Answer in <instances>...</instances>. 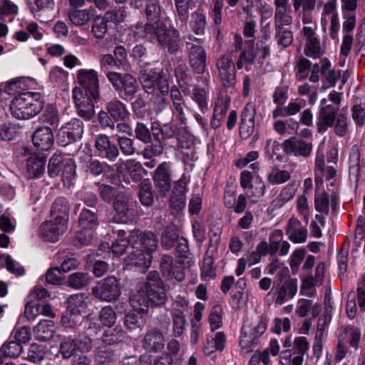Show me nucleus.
Wrapping results in <instances>:
<instances>
[{
  "mask_svg": "<svg viewBox=\"0 0 365 365\" xmlns=\"http://www.w3.org/2000/svg\"><path fill=\"white\" fill-rule=\"evenodd\" d=\"M166 302V289L157 271L150 272L146 277L144 289L130 297V305L140 312H147L149 306H163Z\"/></svg>",
  "mask_w": 365,
  "mask_h": 365,
  "instance_id": "f257e3e1",
  "label": "nucleus"
},
{
  "mask_svg": "<svg viewBox=\"0 0 365 365\" xmlns=\"http://www.w3.org/2000/svg\"><path fill=\"white\" fill-rule=\"evenodd\" d=\"M315 182H316V193L314 197L315 209L317 212L329 214V199L328 194L324 192H320L319 186L322 183V179L329 181V185L333 186L335 182L336 170L332 166L325 167L324 160V153L319 150L317 152L315 159Z\"/></svg>",
  "mask_w": 365,
  "mask_h": 365,
  "instance_id": "f03ea898",
  "label": "nucleus"
},
{
  "mask_svg": "<svg viewBox=\"0 0 365 365\" xmlns=\"http://www.w3.org/2000/svg\"><path fill=\"white\" fill-rule=\"evenodd\" d=\"M44 106L43 98L39 93L25 92L16 96L10 103L12 116L26 120L37 115Z\"/></svg>",
  "mask_w": 365,
  "mask_h": 365,
  "instance_id": "7ed1b4c3",
  "label": "nucleus"
},
{
  "mask_svg": "<svg viewBox=\"0 0 365 365\" xmlns=\"http://www.w3.org/2000/svg\"><path fill=\"white\" fill-rule=\"evenodd\" d=\"M139 80L143 90L148 93H157L158 91L162 96H165L170 91L173 104L184 102L180 91L176 87H172L170 90L168 78L162 73L144 70L140 72Z\"/></svg>",
  "mask_w": 365,
  "mask_h": 365,
  "instance_id": "20e7f679",
  "label": "nucleus"
},
{
  "mask_svg": "<svg viewBox=\"0 0 365 365\" xmlns=\"http://www.w3.org/2000/svg\"><path fill=\"white\" fill-rule=\"evenodd\" d=\"M129 115L125 105L114 98L106 103L105 110L98 113V120L101 128H115V122L125 120Z\"/></svg>",
  "mask_w": 365,
  "mask_h": 365,
  "instance_id": "39448f33",
  "label": "nucleus"
},
{
  "mask_svg": "<svg viewBox=\"0 0 365 365\" xmlns=\"http://www.w3.org/2000/svg\"><path fill=\"white\" fill-rule=\"evenodd\" d=\"M145 14L148 22L144 26L138 24L135 25V35L138 38H145L148 27L154 29L155 33L159 31L160 27L165 28L166 25L161 20V8L158 0H148Z\"/></svg>",
  "mask_w": 365,
  "mask_h": 365,
  "instance_id": "423d86ee",
  "label": "nucleus"
},
{
  "mask_svg": "<svg viewBox=\"0 0 365 365\" xmlns=\"http://www.w3.org/2000/svg\"><path fill=\"white\" fill-rule=\"evenodd\" d=\"M92 294L101 301H116L121 294L120 280L115 276H108L92 288Z\"/></svg>",
  "mask_w": 365,
  "mask_h": 365,
  "instance_id": "0eeeda50",
  "label": "nucleus"
},
{
  "mask_svg": "<svg viewBox=\"0 0 365 365\" xmlns=\"http://www.w3.org/2000/svg\"><path fill=\"white\" fill-rule=\"evenodd\" d=\"M149 41H156L162 46L168 48L170 53H175L180 47V40L175 31L168 30L167 26L160 27L159 31L155 33L154 29L148 27L146 38Z\"/></svg>",
  "mask_w": 365,
  "mask_h": 365,
  "instance_id": "6e6552de",
  "label": "nucleus"
},
{
  "mask_svg": "<svg viewBox=\"0 0 365 365\" xmlns=\"http://www.w3.org/2000/svg\"><path fill=\"white\" fill-rule=\"evenodd\" d=\"M83 133V122L78 118H72L58 129L56 134L57 143L65 147L81 139Z\"/></svg>",
  "mask_w": 365,
  "mask_h": 365,
  "instance_id": "1a4fd4ad",
  "label": "nucleus"
},
{
  "mask_svg": "<svg viewBox=\"0 0 365 365\" xmlns=\"http://www.w3.org/2000/svg\"><path fill=\"white\" fill-rule=\"evenodd\" d=\"M135 205L136 202L133 201L132 198L124 192L118 193L113 203L116 216L123 222L131 221L135 218Z\"/></svg>",
  "mask_w": 365,
  "mask_h": 365,
  "instance_id": "9d476101",
  "label": "nucleus"
},
{
  "mask_svg": "<svg viewBox=\"0 0 365 365\" xmlns=\"http://www.w3.org/2000/svg\"><path fill=\"white\" fill-rule=\"evenodd\" d=\"M78 80L83 93L88 94L93 100L100 98L98 79L94 70L81 69L78 72Z\"/></svg>",
  "mask_w": 365,
  "mask_h": 365,
  "instance_id": "9b49d317",
  "label": "nucleus"
},
{
  "mask_svg": "<svg viewBox=\"0 0 365 365\" xmlns=\"http://www.w3.org/2000/svg\"><path fill=\"white\" fill-rule=\"evenodd\" d=\"M73 98L77 109V114L85 120H91L95 115V106L90 95L83 93L81 90L75 87L73 90Z\"/></svg>",
  "mask_w": 365,
  "mask_h": 365,
  "instance_id": "f8f14e48",
  "label": "nucleus"
},
{
  "mask_svg": "<svg viewBox=\"0 0 365 365\" xmlns=\"http://www.w3.org/2000/svg\"><path fill=\"white\" fill-rule=\"evenodd\" d=\"M123 11H106L104 16H99L94 19L91 29L92 34L96 38H103L108 31V24L109 22H120L123 20Z\"/></svg>",
  "mask_w": 365,
  "mask_h": 365,
  "instance_id": "ddd939ff",
  "label": "nucleus"
},
{
  "mask_svg": "<svg viewBox=\"0 0 365 365\" xmlns=\"http://www.w3.org/2000/svg\"><path fill=\"white\" fill-rule=\"evenodd\" d=\"M171 170L170 163H160L153 175V180L155 189L159 194L165 197L171 188Z\"/></svg>",
  "mask_w": 365,
  "mask_h": 365,
  "instance_id": "4468645a",
  "label": "nucleus"
},
{
  "mask_svg": "<svg viewBox=\"0 0 365 365\" xmlns=\"http://www.w3.org/2000/svg\"><path fill=\"white\" fill-rule=\"evenodd\" d=\"M94 146L98 155L108 162H115L120 155L118 145L106 134H99L96 136Z\"/></svg>",
  "mask_w": 365,
  "mask_h": 365,
  "instance_id": "2eb2a0df",
  "label": "nucleus"
},
{
  "mask_svg": "<svg viewBox=\"0 0 365 365\" xmlns=\"http://www.w3.org/2000/svg\"><path fill=\"white\" fill-rule=\"evenodd\" d=\"M297 292V280H288L281 282L274 281L273 286L269 292L275 297V302L278 304H282L286 301L292 299Z\"/></svg>",
  "mask_w": 365,
  "mask_h": 365,
  "instance_id": "dca6fc26",
  "label": "nucleus"
},
{
  "mask_svg": "<svg viewBox=\"0 0 365 365\" xmlns=\"http://www.w3.org/2000/svg\"><path fill=\"white\" fill-rule=\"evenodd\" d=\"M294 346L298 350L297 354L292 356L290 351L285 350L281 352L279 355L280 365H287L292 361V365H302L304 361V355L309 348V344L306 337H297L294 341Z\"/></svg>",
  "mask_w": 365,
  "mask_h": 365,
  "instance_id": "f3484780",
  "label": "nucleus"
},
{
  "mask_svg": "<svg viewBox=\"0 0 365 365\" xmlns=\"http://www.w3.org/2000/svg\"><path fill=\"white\" fill-rule=\"evenodd\" d=\"M218 74L225 87H232L236 82L235 66L230 54L224 55L217 62Z\"/></svg>",
  "mask_w": 365,
  "mask_h": 365,
  "instance_id": "a211bd4d",
  "label": "nucleus"
},
{
  "mask_svg": "<svg viewBox=\"0 0 365 365\" xmlns=\"http://www.w3.org/2000/svg\"><path fill=\"white\" fill-rule=\"evenodd\" d=\"M252 174L248 170H243L240 174V183L244 189L247 198L253 202H256L265 192V185L259 179L258 185H252Z\"/></svg>",
  "mask_w": 365,
  "mask_h": 365,
  "instance_id": "6ab92c4d",
  "label": "nucleus"
},
{
  "mask_svg": "<svg viewBox=\"0 0 365 365\" xmlns=\"http://www.w3.org/2000/svg\"><path fill=\"white\" fill-rule=\"evenodd\" d=\"M131 243L133 249H141L151 254L156 250L158 240L151 232L134 230L131 232Z\"/></svg>",
  "mask_w": 365,
  "mask_h": 365,
  "instance_id": "aec40b11",
  "label": "nucleus"
},
{
  "mask_svg": "<svg viewBox=\"0 0 365 365\" xmlns=\"http://www.w3.org/2000/svg\"><path fill=\"white\" fill-rule=\"evenodd\" d=\"M195 43H189V61L192 68L198 73H202L205 71V52L200 43L203 39L193 37Z\"/></svg>",
  "mask_w": 365,
  "mask_h": 365,
  "instance_id": "412c9836",
  "label": "nucleus"
},
{
  "mask_svg": "<svg viewBox=\"0 0 365 365\" xmlns=\"http://www.w3.org/2000/svg\"><path fill=\"white\" fill-rule=\"evenodd\" d=\"M275 10L274 16V27H285L293 22L291 6L289 0H274Z\"/></svg>",
  "mask_w": 365,
  "mask_h": 365,
  "instance_id": "4be33fe9",
  "label": "nucleus"
},
{
  "mask_svg": "<svg viewBox=\"0 0 365 365\" xmlns=\"http://www.w3.org/2000/svg\"><path fill=\"white\" fill-rule=\"evenodd\" d=\"M187 184V180L185 176L175 183L169 203L170 207L176 211L182 210L185 206Z\"/></svg>",
  "mask_w": 365,
  "mask_h": 365,
  "instance_id": "5701e85b",
  "label": "nucleus"
},
{
  "mask_svg": "<svg viewBox=\"0 0 365 365\" xmlns=\"http://www.w3.org/2000/svg\"><path fill=\"white\" fill-rule=\"evenodd\" d=\"M67 225L58 220L43 222L40 228V237L45 241L56 242L60 235L66 230Z\"/></svg>",
  "mask_w": 365,
  "mask_h": 365,
  "instance_id": "b1692460",
  "label": "nucleus"
},
{
  "mask_svg": "<svg viewBox=\"0 0 365 365\" xmlns=\"http://www.w3.org/2000/svg\"><path fill=\"white\" fill-rule=\"evenodd\" d=\"M32 142L38 150L46 151L51 149L54 143V137L51 128L38 127L33 133Z\"/></svg>",
  "mask_w": 365,
  "mask_h": 365,
  "instance_id": "393cba45",
  "label": "nucleus"
},
{
  "mask_svg": "<svg viewBox=\"0 0 365 365\" xmlns=\"http://www.w3.org/2000/svg\"><path fill=\"white\" fill-rule=\"evenodd\" d=\"M284 150L287 154L308 157L311 155L312 145L303 140L292 138L283 143Z\"/></svg>",
  "mask_w": 365,
  "mask_h": 365,
  "instance_id": "a878e982",
  "label": "nucleus"
},
{
  "mask_svg": "<svg viewBox=\"0 0 365 365\" xmlns=\"http://www.w3.org/2000/svg\"><path fill=\"white\" fill-rule=\"evenodd\" d=\"M143 347L148 352H159L165 347L163 334L157 329L148 330L143 340Z\"/></svg>",
  "mask_w": 365,
  "mask_h": 365,
  "instance_id": "bb28decb",
  "label": "nucleus"
},
{
  "mask_svg": "<svg viewBox=\"0 0 365 365\" xmlns=\"http://www.w3.org/2000/svg\"><path fill=\"white\" fill-rule=\"evenodd\" d=\"M286 234L292 242L303 243L307 237V230L300 221L295 218H291L287 224Z\"/></svg>",
  "mask_w": 365,
  "mask_h": 365,
  "instance_id": "cd10ccee",
  "label": "nucleus"
},
{
  "mask_svg": "<svg viewBox=\"0 0 365 365\" xmlns=\"http://www.w3.org/2000/svg\"><path fill=\"white\" fill-rule=\"evenodd\" d=\"M135 250L128 257L127 263L144 272L150 266L152 255L149 252H145L141 249Z\"/></svg>",
  "mask_w": 365,
  "mask_h": 365,
  "instance_id": "c85d7f7f",
  "label": "nucleus"
},
{
  "mask_svg": "<svg viewBox=\"0 0 365 365\" xmlns=\"http://www.w3.org/2000/svg\"><path fill=\"white\" fill-rule=\"evenodd\" d=\"M356 24H354V18L348 16L346 21H344L342 23V42L341 45L340 52L341 54L347 56L351 50L354 37L352 31L355 28Z\"/></svg>",
  "mask_w": 365,
  "mask_h": 365,
  "instance_id": "c756f323",
  "label": "nucleus"
},
{
  "mask_svg": "<svg viewBox=\"0 0 365 365\" xmlns=\"http://www.w3.org/2000/svg\"><path fill=\"white\" fill-rule=\"evenodd\" d=\"M280 346L275 339H272L269 341V346L262 351H256L250 359V364L254 363L262 362L264 365L269 364L271 361L269 359V353L272 356H277L279 353Z\"/></svg>",
  "mask_w": 365,
  "mask_h": 365,
  "instance_id": "7c9ffc66",
  "label": "nucleus"
},
{
  "mask_svg": "<svg viewBox=\"0 0 365 365\" xmlns=\"http://www.w3.org/2000/svg\"><path fill=\"white\" fill-rule=\"evenodd\" d=\"M70 207L68 200L64 197L56 199L52 205L51 215L54 220L67 225Z\"/></svg>",
  "mask_w": 365,
  "mask_h": 365,
  "instance_id": "2f4dec72",
  "label": "nucleus"
},
{
  "mask_svg": "<svg viewBox=\"0 0 365 365\" xmlns=\"http://www.w3.org/2000/svg\"><path fill=\"white\" fill-rule=\"evenodd\" d=\"M36 339L46 341L53 337L56 331L55 324L51 320H41L33 329Z\"/></svg>",
  "mask_w": 365,
  "mask_h": 365,
  "instance_id": "473e14b6",
  "label": "nucleus"
},
{
  "mask_svg": "<svg viewBox=\"0 0 365 365\" xmlns=\"http://www.w3.org/2000/svg\"><path fill=\"white\" fill-rule=\"evenodd\" d=\"M297 187L294 183H289L284 186L278 196L271 202L272 210L279 209L291 200L294 196Z\"/></svg>",
  "mask_w": 365,
  "mask_h": 365,
  "instance_id": "72a5a7b5",
  "label": "nucleus"
},
{
  "mask_svg": "<svg viewBox=\"0 0 365 365\" xmlns=\"http://www.w3.org/2000/svg\"><path fill=\"white\" fill-rule=\"evenodd\" d=\"M230 100L227 98H218L215 103L213 116L211 119V126L216 129L221 125V121L227 111Z\"/></svg>",
  "mask_w": 365,
  "mask_h": 365,
  "instance_id": "f704fd0d",
  "label": "nucleus"
},
{
  "mask_svg": "<svg viewBox=\"0 0 365 365\" xmlns=\"http://www.w3.org/2000/svg\"><path fill=\"white\" fill-rule=\"evenodd\" d=\"M22 351V346L16 341H9L4 344L0 349V365H13L11 362H6V358L18 357Z\"/></svg>",
  "mask_w": 365,
  "mask_h": 365,
  "instance_id": "c9c22d12",
  "label": "nucleus"
},
{
  "mask_svg": "<svg viewBox=\"0 0 365 365\" xmlns=\"http://www.w3.org/2000/svg\"><path fill=\"white\" fill-rule=\"evenodd\" d=\"M68 312L71 317L79 315L85 312L87 307V302L83 294H77L70 296L67 299Z\"/></svg>",
  "mask_w": 365,
  "mask_h": 365,
  "instance_id": "e433bc0d",
  "label": "nucleus"
},
{
  "mask_svg": "<svg viewBox=\"0 0 365 365\" xmlns=\"http://www.w3.org/2000/svg\"><path fill=\"white\" fill-rule=\"evenodd\" d=\"M61 177L63 184L70 187L76 176V166L71 158H65L62 162Z\"/></svg>",
  "mask_w": 365,
  "mask_h": 365,
  "instance_id": "4c0bfd02",
  "label": "nucleus"
},
{
  "mask_svg": "<svg viewBox=\"0 0 365 365\" xmlns=\"http://www.w3.org/2000/svg\"><path fill=\"white\" fill-rule=\"evenodd\" d=\"M78 225L83 230H93L98 225L97 213L86 208H83L78 217Z\"/></svg>",
  "mask_w": 365,
  "mask_h": 365,
  "instance_id": "58836bf2",
  "label": "nucleus"
},
{
  "mask_svg": "<svg viewBox=\"0 0 365 365\" xmlns=\"http://www.w3.org/2000/svg\"><path fill=\"white\" fill-rule=\"evenodd\" d=\"M46 158L44 156L31 155L26 162V169L30 175L38 177L45 170Z\"/></svg>",
  "mask_w": 365,
  "mask_h": 365,
  "instance_id": "ea45409f",
  "label": "nucleus"
},
{
  "mask_svg": "<svg viewBox=\"0 0 365 365\" xmlns=\"http://www.w3.org/2000/svg\"><path fill=\"white\" fill-rule=\"evenodd\" d=\"M138 197L141 204L144 206H151L154 202L153 187L148 179L140 182L138 185Z\"/></svg>",
  "mask_w": 365,
  "mask_h": 365,
  "instance_id": "a19ab883",
  "label": "nucleus"
},
{
  "mask_svg": "<svg viewBox=\"0 0 365 365\" xmlns=\"http://www.w3.org/2000/svg\"><path fill=\"white\" fill-rule=\"evenodd\" d=\"M75 340L77 344V349L81 352V354L78 355V361H75V364H76V365H88L89 364V361L83 352L89 351L91 349V339L86 335H82L78 336V337Z\"/></svg>",
  "mask_w": 365,
  "mask_h": 365,
  "instance_id": "79ce46f5",
  "label": "nucleus"
},
{
  "mask_svg": "<svg viewBox=\"0 0 365 365\" xmlns=\"http://www.w3.org/2000/svg\"><path fill=\"white\" fill-rule=\"evenodd\" d=\"M326 47L321 43L320 39L316 38L306 41L304 46V54L312 58H319L325 53Z\"/></svg>",
  "mask_w": 365,
  "mask_h": 365,
  "instance_id": "37998d69",
  "label": "nucleus"
},
{
  "mask_svg": "<svg viewBox=\"0 0 365 365\" xmlns=\"http://www.w3.org/2000/svg\"><path fill=\"white\" fill-rule=\"evenodd\" d=\"M336 0H329L322 6L321 14V26L323 31L327 29V19L338 16Z\"/></svg>",
  "mask_w": 365,
  "mask_h": 365,
  "instance_id": "c03bdc74",
  "label": "nucleus"
},
{
  "mask_svg": "<svg viewBox=\"0 0 365 365\" xmlns=\"http://www.w3.org/2000/svg\"><path fill=\"white\" fill-rule=\"evenodd\" d=\"M301 109V103L296 101H291L286 106H277L272 111V117L277 118L294 115L297 114Z\"/></svg>",
  "mask_w": 365,
  "mask_h": 365,
  "instance_id": "a18cd8bd",
  "label": "nucleus"
},
{
  "mask_svg": "<svg viewBox=\"0 0 365 365\" xmlns=\"http://www.w3.org/2000/svg\"><path fill=\"white\" fill-rule=\"evenodd\" d=\"M77 344L76 340L71 337L65 338L60 344L59 352L63 359H70L73 357V361L77 357Z\"/></svg>",
  "mask_w": 365,
  "mask_h": 365,
  "instance_id": "49530a36",
  "label": "nucleus"
},
{
  "mask_svg": "<svg viewBox=\"0 0 365 365\" xmlns=\"http://www.w3.org/2000/svg\"><path fill=\"white\" fill-rule=\"evenodd\" d=\"M107 164L101 162L99 160L88 156V160L83 165L85 172L93 176H99L105 172Z\"/></svg>",
  "mask_w": 365,
  "mask_h": 365,
  "instance_id": "de8ad7c7",
  "label": "nucleus"
},
{
  "mask_svg": "<svg viewBox=\"0 0 365 365\" xmlns=\"http://www.w3.org/2000/svg\"><path fill=\"white\" fill-rule=\"evenodd\" d=\"M91 280L89 274L86 272H78L68 276L67 284L74 289H82L86 287Z\"/></svg>",
  "mask_w": 365,
  "mask_h": 365,
  "instance_id": "09e8293b",
  "label": "nucleus"
},
{
  "mask_svg": "<svg viewBox=\"0 0 365 365\" xmlns=\"http://www.w3.org/2000/svg\"><path fill=\"white\" fill-rule=\"evenodd\" d=\"M336 113L326 110H319L317 123V130L319 133L325 132L328 128L331 127L336 118Z\"/></svg>",
  "mask_w": 365,
  "mask_h": 365,
  "instance_id": "8fccbe9b",
  "label": "nucleus"
},
{
  "mask_svg": "<svg viewBox=\"0 0 365 365\" xmlns=\"http://www.w3.org/2000/svg\"><path fill=\"white\" fill-rule=\"evenodd\" d=\"M91 14L88 9H73L68 12L70 21L76 26L86 24L91 19Z\"/></svg>",
  "mask_w": 365,
  "mask_h": 365,
  "instance_id": "3c124183",
  "label": "nucleus"
},
{
  "mask_svg": "<svg viewBox=\"0 0 365 365\" xmlns=\"http://www.w3.org/2000/svg\"><path fill=\"white\" fill-rule=\"evenodd\" d=\"M274 38L279 46L286 48L293 42V34L292 31L285 27H274Z\"/></svg>",
  "mask_w": 365,
  "mask_h": 365,
  "instance_id": "603ef678",
  "label": "nucleus"
},
{
  "mask_svg": "<svg viewBox=\"0 0 365 365\" xmlns=\"http://www.w3.org/2000/svg\"><path fill=\"white\" fill-rule=\"evenodd\" d=\"M145 324V319L136 313H128L125 316L124 325L130 331L142 330Z\"/></svg>",
  "mask_w": 365,
  "mask_h": 365,
  "instance_id": "864d4df0",
  "label": "nucleus"
},
{
  "mask_svg": "<svg viewBox=\"0 0 365 365\" xmlns=\"http://www.w3.org/2000/svg\"><path fill=\"white\" fill-rule=\"evenodd\" d=\"M223 309L220 304L214 305L209 315V324L212 331L221 327L222 324Z\"/></svg>",
  "mask_w": 365,
  "mask_h": 365,
  "instance_id": "5fc2aeb1",
  "label": "nucleus"
},
{
  "mask_svg": "<svg viewBox=\"0 0 365 365\" xmlns=\"http://www.w3.org/2000/svg\"><path fill=\"white\" fill-rule=\"evenodd\" d=\"M138 83L136 79L129 73H124L122 80V87L119 93L124 92L125 96H133L137 91Z\"/></svg>",
  "mask_w": 365,
  "mask_h": 365,
  "instance_id": "6e6d98bb",
  "label": "nucleus"
},
{
  "mask_svg": "<svg viewBox=\"0 0 365 365\" xmlns=\"http://www.w3.org/2000/svg\"><path fill=\"white\" fill-rule=\"evenodd\" d=\"M192 31L198 36H203L205 29V17L202 10L195 12L190 23Z\"/></svg>",
  "mask_w": 365,
  "mask_h": 365,
  "instance_id": "4d7b16f0",
  "label": "nucleus"
},
{
  "mask_svg": "<svg viewBox=\"0 0 365 365\" xmlns=\"http://www.w3.org/2000/svg\"><path fill=\"white\" fill-rule=\"evenodd\" d=\"M135 138L144 144L152 142V134L149 128L142 122H137L134 129Z\"/></svg>",
  "mask_w": 365,
  "mask_h": 365,
  "instance_id": "13d9d810",
  "label": "nucleus"
},
{
  "mask_svg": "<svg viewBox=\"0 0 365 365\" xmlns=\"http://www.w3.org/2000/svg\"><path fill=\"white\" fill-rule=\"evenodd\" d=\"M143 150L142 151V155L145 159H151L155 157H158L163 153L164 145L162 142H151L149 144H146Z\"/></svg>",
  "mask_w": 365,
  "mask_h": 365,
  "instance_id": "bf43d9fd",
  "label": "nucleus"
},
{
  "mask_svg": "<svg viewBox=\"0 0 365 365\" xmlns=\"http://www.w3.org/2000/svg\"><path fill=\"white\" fill-rule=\"evenodd\" d=\"M125 338V333L121 329H112L106 330L102 336V341L106 345H113L122 341Z\"/></svg>",
  "mask_w": 365,
  "mask_h": 365,
  "instance_id": "052dcab7",
  "label": "nucleus"
},
{
  "mask_svg": "<svg viewBox=\"0 0 365 365\" xmlns=\"http://www.w3.org/2000/svg\"><path fill=\"white\" fill-rule=\"evenodd\" d=\"M291 173L285 170L273 169L267 176V181L272 185H279L287 182Z\"/></svg>",
  "mask_w": 365,
  "mask_h": 365,
  "instance_id": "680f3d73",
  "label": "nucleus"
},
{
  "mask_svg": "<svg viewBox=\"0 0 365 365\" xmlns=\"http://www.w3.org/2000/svg\"><path fill=\"white\" fill-rule=\"evenodd\" d=\"M258 339L251 332L247 333L246 328L242 327L240 344L246 352H250L257 345Z\"/></svg>",
  "mask_w": 365,
  "mask_h": 365,
  "instance_id": "e2e57ef3",
  "label": "nucleus"
},
{
  "mask_svg": "<svg viewBox=\"0 0 365 365\" xmlns=\"http://www.w3.org/2000/svg\"><path fill=\"white\" fill-rule=\"evenodd\" d=\"M118 146L122 153L126 156H131L135 153L134 140L126 136H118L117 138Z\"/></svg>",
  "mask_w": 365,
  "mask_h": 365,
  "instance_id": "0e129e2a",
  "label": "nucleus"
},
{
  "mask_svg": "<svg viewBox=\"0 0 365 365\" xmlns=\"http://www.w3.org/2000/svg\"><path fill=\"white\" fill-rule=\"evenodd\" d=\"M41 119L43 123L53 127H57L60 121L58 110L53 106L48 105L44 110Z\"/></svg>",
  "mask_w": 365,
  "mask_h": 365,
  "instance_id": "69168bd1",
  "label": "nucleus"
},
{
  "mask_svg": "<svg viewBox=\"0 0 365 365\" xmlns=\"http://www.w3.org/2000/svg\"><path fill=\"white\" fill-rule=\"evenodd\" d=\"M129 245H132L131 233L130 234L128 238H120L115 240L111 246V251L113 255L115 257H120V255H123Z\"/></svg>",
  "mask_w": 365,
  "mask_h": 365,
  "instance_id": "338daca9",
  "label": "nucleus"
},
{
  "mask_svg": "<svg viewBox=\"0 0 365 365\" xmlns=\"http://www.w3.org/2000/svg\"><path fill=\"white\" fill-rule=\"evenodd\" d=\"M99 319L103 325L110 327L115 322L116 314L111 307L107 306L101 310Z\"/></svg>",
  "mask_w": 365,
  "mask_h": 365,
  "instance_id": "774afa93",
  "label": "nucleus"
}]
</instances>
